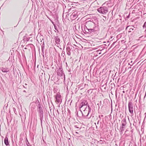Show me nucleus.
I'll return each instance as SVG.
<instances>
[{
    "instance_id": "nucleus-1",
    "label": "nucleus",
    "mask_w": 146,
    "mask_h": 146,
    "mask_svg": "<svg viewBox=\"0 0 146 146\" xmlns=\"http://www.w3.org/2000/svg\"><path fill=\"white\" fill-rule=\"evenodd\" d=\"M84 30L86 32L91 35H93L94 34H97L98 33L99 30L98 27H95L92 28L86 29Z\"/></svg>"
},
{
    "instance_id": "nucleus-2",
    "label": "nucleus",
    "mask_w": 146,
    "mask_h": 146,
    "mask_svg": "<svg viewBox=\"0 0 146 146\" xmlns=\"http://www.w3.org/2000/svg\"><path fill=\"white\" fill-rule=\"evenodd\" d=\"M103 5L102 6L100 7L97 9L98 11L100 13L105 14H106L108 11V7H106L103 6Z\"/></svg>"
},
{
    "instance_id": "nucleus-3",
    "label": "nucleus",
    "mask_w": 146,
    "mask_h": 146,
    "mask_svg": "<svg viewBox=\"0 0 146 146\" xmlns=\"http://www.w3.org/2000/svg\"><path fill=\"white\" fill-rule=\"evenodd\" d=\"M95 27H97L95 26V23L94 22L91 21H88L86 23L84 29L92 28Z\"/></svg>"
},
{
    "instance_id": "nucleus-4",
    "label": "nucleus",
    "mask_w": 146,
    "mask_h": 146,
    "mask_svg": "<svg viewBox=\"0 0 146 146\" xmlns=\"http://www.w3.org/2000/svg\"><path fill=\"white\" fill-rule=\"evenodd\" d=\"M88 110H87V108H85V109L84 110H83L84 118H87L91 110V108L90 107L89 105L88 106Z\"/></svg>"
},
{
    "instance_id": "nucleus-5",
    "label": "nucleus",
    "mask_w": 146,
    "mask_h": 146,
    "mask_svg": "<svg viewBox=\"0 0 146 146\" xmlns=\"http://www.w3.org/2000/svg\"><path fill=\"white\" fill-rule=\"evenodd\" d=\"M37 111L39 113L40 119L41 122V124L42 126V122L43 119V111L42 108H38Z\"/></svg>"
},
{
    "instance_id": "nucleus-6",
    "label": "nucleus",
    "mask_w": 146,
    "mask_h": 146,
    "mask_svg": "<svg viewBox=\"0 0 146 146\" xmlns=\"http://www.w3.org/2000/svg\"><path fill=\"white\" fill-rule=\"evenodd\" d=\"M88 105L87 101L86 100H82L79 105V108L80 109L84 107H86V108H87V106Z\"/></svg>"
},
{
    "instance_id": "nucleus-7",
    "label": "nucleus",
    "mask_w": 146,
    "mask_h": 146,
    "mask_svg": "<svg viewBox=\"0 0 146 146\" xmlns=\"http://www.w3.org/2000/svg\"><path fill=\"white\" fill-rule=\"evenodd\" d=\"M129 111L131 114L133 115V103L131 102H129L128 104Z\"/></svg>"
},
{
    "instance_id": "nucleus-8",
    "label": "nucleus",
    "mask_w": 146,
    "mask_h": 146,
    "mask_svg": "<svg viewBox=\"0 0 146 146\" xmlns=\"http://www.w3.org/2000/svg\"><path fill=\"white\" fill-rule=\"evenodd\" d=\"M57 73L58 76H62L63 74L64 75V80H65V77L64 73H63V69L61 66L59 67V69L58 70Z\"/></svg>"
},
{
    "instance_id": "nucleus-9",
    "label": "nucleus",
    "mask_w": 146,
    "mask_h": 146,
    "mask_svg": "<svg viewBox=\"0 0 146 146\" xmlns=\"http://www.w3.org/2000/svg\"><path fill=\"white\" fill-rule=\"evenodd\" d=\"M56 101L58 103H61L62 102V99L61 95L57 93L55 96Z\"/></svg>"
},
{
    "instance_id": "nucleus-10",
    "label": "nucleus",
    "mask_w": 146,
    "mask_h": 146,
    "mask_svg": "<svg viewBox=\"0 0 146 146\" xmlns=\"http://www.w3.org/2000/svg\"><path fill=\"white\" fill-rule=\"evenodd\" d=\"M54 40L56 43L57 44H59L60 43V40L58 34L56 33L55 36H54Z\"/></svg>"
},
{
    "instance_id": "nucleus-11",
    "label": "nucleus",
    "mask_w": 146,
    "mask_h": 146,
    "mask_svg": "<svg viewBox=\"0 0 146 146\" xmlns=\"http://www.w3.org/2000/svg\"><path fill=\"white\" fill-rule=\"evenodd\" d=\"M77 12H74L70 15V18L71 20H73L76 19L78 17Z\"/></svg>"
},
{
    "instance_id": "nucleus-12",
    "label": "nucleus",
    "mask_w": 146,
    "mask_h": 146,
    "mask_svg": "<svg viewBox=\"0 0 146 146\" xmlns=\"http://www.w3.org/2000/svg\"><path fill=\"white\" fill-rule=\"evenodd\" d=\"M129 27L130 28H129V31H128L129 33L131 32H134L136 30V29H135L134 28L135 27L133 26H128L126 27V29Z\"/></svg>"
},
{
    "instance_id": "nucleus-13",
    "label": "nucleus",
    "mask_w": 146,
    "mask_h": 146,
    "mask_svg": "<svg viewBox=\"0 0 146 146\" xmlns=\"http://www.w3.org/2000/svg\"><path fill=\"white\" fill-rule=\"evenodd\" d=\"M75 125H74V127L79 129H80L81 128V126L80 123H79L77 122L74 123Z\"/></svg>"
},
{
    "instance_id": "nucleus-14",
    "label": "nucleus",
    "mask_w": 146,
    "mask_h": 146,
    "mask_svg": "<svg viewBox=\"0 0 146 146\" xmlns=\"http://www.w3.org/2000/svg\"><path fill=\"white\" fill-rule=\"evenodd\" d=\"M76 115L77 116L79 117H84L83 113L81 110L77 112Z\"/></svg>"
},
{
    "instance_id": "nucleus-15",
    "label": "nucleus",
    "mask_w": 146,
    "mask_h": 146,
    "mask_svg": "<svg viewBox=\"0 0 146 146\" xmlns=\"http://www.w3.org/2000/svg\"><path fill=\"white\" fill-rule=\"evenodd\" d=\"M4 142L6 146H9L10 145L9 142L8 140V138L6 136L4 140Z\"/></svg>"
},
{
    "instance_id": "nucleus-16",
    "label": "nucleus",
    "mask_w": 146,
    "mask_h": 146,
    "mask_svg": "<svg viewBox=\"0 0 146 146\" xmlns=\"http://www.w3.org/2000/svg\"><path fill=\"white\" fill-rule=\"evenodd\" d=\"M66 50L67 54L70 56L71 54L70 50L71 49L69 46H67L66 48Z\"/></svg>"
},
{
    "instance_id": "nucleus-17",
    "label": "nucleus",
    "mask_w": 146,
    "mask_h": 146,
    "mask_svg": "<svg viewBox=\"0 0 146 146\" xmlns=\"http://www.w3.org/2000/svg\"><path fill=\"white\" fill-rule=\"evenodd\" d=\"M96 142L97 143L98 145L105 143L104 141L101 140H100L99 141H98L96 140H95L94 143H95Z\"/></svg>"
},
{
    "instance_id": "nucleus-18",
    "label": "nucleus",
    "mask_w": 146,
    "mask_h": 146,
    "mask_svg": "<svg viewBox=\"0 0 146 146\" xmlns=\"http://www.w3.org/2000/svg\"><path fill=\"white\" fill-rule=\"evenodd\" d=\"M1 68V70L2 71L4 72H8L9 71V69L8 68Z\"/></svg>"
},
{
    "instance_id": "nucleus-19",
    "label": "nucleus",
    "mask_w": 146,
    "mask_h": 146,
    "mask_svg": "<svg viewBox=\"0 0 146 146\" xmlns=\"http://www.w3.org/2000/svg\"><path fill=\"white\" fill-rule=\"evenodd\" d=\"M121 123H123L124 124H127L126 120L125 117L123 118L121 120Z\"/></svg>"
},
{
    "instance_id": "nucleus-20",
    "label": "nucleus",
    "mask_w": 146,
    "mask_h": 146,
    "mask_svg": "<svg viewBox=\"0 0 146 146\" xmlns=\"http://www.w3.org/2000/svg\"><path fill=\"white\" fill-rule=\"evenodd\" d=\"M37 103L38 104V108H42L41 106L40 103L38 100H37Z\"/></svg>"
},
{
    "instance_id": "nucleus-21",
    "label": "nucleus",
    "mask_w": 146,
    "mask_h": 146,
    "mask_svg": "<svg viewBox=\"0 0 146 146\" xmlns=\"http://www.w3.org/2000/svg\"><path fill=\"white\" fill-rule=\"evenodd\" d=\"M125 127L121 126L120 127V129L121 131V132H122L123 131H124V129L125 128Z\"/></svg>"
},
{
    "instance_id": "nucleus-22",
    "label": "nucleus",
    "mask_w": 146,
    "mask_h": 146,
    "mask_svg": "<svg viewBox=\"0 0 146 146\" xmlns=\"http://www.w3.org/2000/svg\"><path fill=\"white\" fill-rule=\"evenodd\" d=\"M29 38H28L26 37H24V40L25 41H28L29 40Z\"/></svg>"
},
{
    "instance_id": "nucleus-23",
    "label": "nucleus",
    "mask_w": 146,
    "mask_h": 146,
    "mask_svg": "<svg viewBox=\"0 0 146 146\" xmlns=\"http://www.w3.org/2000/svg\"><path fill=\"white\" fill-rule=\"evenodd\" d=\"M143 29H146V21L144 23V24L143 26Z\"/></svg>"
},
{
    "instance_id": "nucleus-24",
    "label": "nucleus",
    "mask_w": 146,
    "mask_h": 146,
    "mask_svg": "<svg viewBox=\"0 0 146 146\" xmlns=\"http://www.w3.org/2000/svg\"><path fill=\"white\" fill-rule=\"evenodd\" d=\"M54 29H55L57 31V33H58V29H57V28L56 26V25L55 24H54Z\"/></svg>"
},
{
    "instance_id": "nucleus-25",
    "label": "nucleus",
    "mask_w": 146,
    "mask_h": 146,
    "mask_svg": "<svg viewBox=\"0 0 146 146\" xmlns=\"http://www.w3.org/2000/svg\"><path fill=\"white\" fill-rule=\"evenodd\" d=\"M92 114H91V115L90 116H89V115L88 116V117L87 118H88V119H90V118L92 117H94V116Z\"/></svg>"
},
{
    "instance_id": "nucleus-26",
    "label": "nucleus",
    "mask_w": 146,
    "mask_h": 146,
    "mask_svg": "<svg viewBox=\"0 0 146 146\" xmlns=\"http://www.w3.org/2000/svg\"><path fill=\"white\" fill-rule=\"evenodd\" d=\"M43 46H42V52L43 53V52H44V44H43Z\"/></svg>"
},
{
    "instance_id": "nucleus-27",
    "label": "nucleus",
    "mask_w": 146,
    "mask_h": 146,
    "mask_svg": "<svg viewBox=\"0 0 146 146\" xmlns=\"http://www.w3.org/2000/svg\"><path fill=\"white\" fill-rule=\"evenodd\" d=\"M123 29V27H121V28H118V30H117V31H120L121 30Z\"/></svg>"
},
{
    "instance_id": "nucleus-28",
    "label": "nucleus",
    "mask_w": 146,
    "mask_h": 146,
    "mask_svg": "<svg viewBox=\"0 0 146 146\" xmlns=\"http://www.w3.org/2000/svg\"><path fill=\"white\" fill-rule=\"evenodd\" d=\"M25 141H26V143L27 145V144L28 145V144H29V141H28L27 138H26V140H25Z\"/></svg>"
},
{
    "instance_id": "nucleus-29",
    "label": "nucleus",
    "mask_w": 146,
    "mask_h": 146,
    "mask_svg": "<svg viewBox=\"0 0 146 146\" xmlns=\"http://www.w3.org/2000/svg\"><path fill=\"white\" fill-rule=\"evenodd\" d=\"M102 50H98L97 51V53L98 54H100L101 53V51Z\"/></svg>"
},
{
    "instance_id": "nucleus-30",
    "label": "nucleus",
    "mask_w": 146,
    "mask_h": 146,
    "mask_svg": "<svg viewBox=\"0 0 146 146\" xmlns=\"http://www.w3.org/2000/svg\"><path fill=\"white\" fill-rule=\"evenodd\" d=\"M13 111L15 113V114H17V111H16V109L15 108H13Z\"/></svg>"
},
{
    "instance_id": "nucleus-31",
    "label": "nucleus",
    "mask_w": 146,
    "mask_h": 146,
    "mask_svg": "<svg viewBox=\"0 0 146 146\" xmlns=\"http://www.w3.org/2000/svg\"><path fill=\"white\" fill-rule=\"evenodd\" d=\"M126 125H127V124H124L123 123H122V126H121L125 127V126Z\"/></svg>"
},
{
    "instance_id": "nucleus-32",
    "label": "nucleus",
    "mask_w": 146,
    "mask_h": 146,
    "mask_svg": "<svg viewBox=\"0 0 146 146\" xmlns=\"http://www.w3.org/2000/svg\"><path fill=\"white\" fill-rule=\"evenodd\" d=\"M103 117V115H99V118L100 119V120L101 119V117Z\"/></svg>"
},
{
    "instance_id": "nucleus-33",
    "label": "nucleus",
    "mask_w": 146,
    "mask_h": 146,
    "mask_svg": "<svg viewBox=\"0 0 146 146\" xmlns=\"http://www.w3.org/2000/svg\"><path fill=\"white\" fill-rule=\"evenodd\" d=\"M130 16V14H129L127 16V18H129Z\"/></svg>"
},
{
    "instance_id": "nucleus-34",
    "label": "nucleus",
    "mask_w": 146,
    "mask_h": 146,
    "mask_svg": "<svg viewBox=\"0 0 146 146\" xmlns=\"http://www.w3.org/2000/svg\"><path fill=\"white\" fill-rule=\"evenodd\" d=\"M85 108H86V107H84L82 108V110H84L85 109Z\"/></svg>"
},
{
    "instance_id": "nucleus-35",
    "label": "nucleus",
    "mask_w": 146,
    "mask_h": 146,
    "mask_svg": "<svg viewBox=\"0 0 146 146\" xmlns=\"http://www.w3.org/2000/svg\"><path fill=\"white\" fill-rule=\"evenodd\" d=\"M23 87L24 88H25L26 89H27V86H25L24 85H23Z\"/></svg>"
},
{
    "instance_id": "nucleus-36",
    "label": "nucleus",
    "mask_w": 146,
    "mask_h": 146,
    "mask_svg": "<svg viewBox=\"0 0 146 146\" xmlns=\"http://www.w3.org/2000/svg\"><path fill=\"white\" fill-rule=\"evenodd\" d=\"M50 21H51V22L53 24V25H54V24H54V23L53 22V21H52V20H50Z\"/></svg>"
},
{
    "instance_id": "nucleus-37",
    "label": "nucleus",
    "mask_w": 146,
    "mask_h": 146,
    "mask_svg": "<svg viewBox=\"0 0 146 146\" xmlns=\"http://www.w3.org/2000/svg\"><path fill=\"white\" fill-rule=\"evenodd\" d=\"M23 92H26V91L25 90H24Z\"/></svg>"
},
{
    "instance_id": "nucleus-38",
    "label": "nucleus",
    "mask_w": 146,
    "mask_h": 146,
    "mask_svg": "<svg viewBox=\"0 0 146 146\" xmlns=\"http://www.w3.org/2000/svg\"><path fill=\"white\" fill-rule=\"evenodd\" d=\"M146 96V93H145V96H144V98H145V97Z\"/></svg>"
},
{
    "instance_id": "nucleus-39",
    "label": "nucleus",
    "mask_w": 146,
    "mask_h": 146,
    "mask_svg": "<svg viewBox=\"0 0 146 146\" xmlns=\"http://www.w3.org/2000/svg\"><path fill=\"white\" fill-rule=\"evenodd\" d=\"M115 42H113V43L112 44V45H113V44H115Z\"/></svg>"
},
{
    "instance_id": "nucleus-40",
    "label": "nucleus",
    "mask_w": 146,
    "mask_h": 146,
    "mask_svg": "<svg viewBox=\"0 0 146 146\" xmlns=\"http://www.w3.org/2000/svg\"><path fill=\"white\" fill-rule=\"evenodd\" d=\"M99 121H98V122H97V124H98L99 123Z\"/></svg>"
},
{
    "instance_id": "nucleus-41",
    "label": "nucleus",
    "mask_w": 146,
    "mask_h": 146,
    "mask_svg": "<svg viewBox=\"0 0 146 146\" xmlns=\"http://www.w3.org/2000/svg\"><path fill=\"white\" fill-rule=\"evenodd\" d=\"M35 106H34V107H33V108L34 109H35Z\"/></svg>"
},
{
    "instance_id": "nucleus-42",
    "label": "nucleus",
    "mask_w": 146,
    "mask_h": 146,
    "mask_svg": "<svg viewBox=\"0 0 146 146\" xmlns=\"http://www.w3.org/2000/svg\"><path fill=\"white\" fill-rule=\"evenodd\" d=\"M55 31V32H57V31H56H56H55H55Z\"/></svg>"
},
{
    "instance_id": "nucleus-43",
    "label": "nucleus",
    "mask_w": 146,
    "mask_h": 146,
    "mask_svg": "<svg viewBox=\"0 0 146 146\" xmlns=\"http://www.w3.org/2000/svg\"><path fill=\"white\" fill-rule=\"evenodd\" d=\"M27 146H31L30 145H28V144H27Z\"/></svg>"
},
{
    "instance_id": "nucleus-44",
    "label": "nucleus",
    "mask_w": 146,
    "mask_h": 146,
    "mask_svg": "<svg viewBox=\"0 0 146 146\" xmlns=\"http://www.w3.org/2000/svg\"><path fill=\"white\" fill-rule=\"evenodd\" d=\"M25 85L26 86H27V84H25Z\"/></svg>"
},
{
    "instance_id": "nucleus-45",
    "label": "nucleus",
    "mask_w": 146,
    "mask_h": 146,
    "mask_svg": "<svg viewBox=\"0 0 146 146\" xmlns=\"http://www.w3.org/2000/svg\"><path fill=\"white\" fill-rule=\"evenodd\" d=\"M76 133H78V132H76Z\"/></svg>"
},
{
    "instance_id": "nucleus-46",
    "label": "nucleus",
    "mask_w": 146,
    "mask_h": 146,
    "mask_svg": "<svg viewBox=\"0 0 146 146\" xmlns=\"http://www.w3.org/2000/svg\"><path fill=\"white\" fill-rule=\"evenodd\" d=\"M27 49V48H25V49Z\"/></svg>"
},
{
    "instance_id": "nucleus-47",
    "label": "nucleus",
    "mask_w": 146,
    "mask_h": 146,
    "mask_svg": "<svg viewBox=\"0 0 146 146\" xmlns=\"http://www.w3.org/2000/svg\"><path fill=\"white\" fill-rule=\"evenodd\" d=\"M132 61H131V63H132Z\"/></svg>"
},
{
    "instance_id": "nucleus-48",
    "label": "nucleus",
    "mask_w": 146,
    "mask_h": 146,
    "mask_svg": "<svg viewBox=\"0 0 146 146\" xmlns=\"http://www.w3.org/2000/svg\"><path fill=\"white\" fill-rule=\"evenodd\" d=\"M133 125H134L135 124H134V123H133Z\"/></svg>"
},
{
    "instance_id": "nucleus-49",
    "label": "nucleus",
    "mask_w": 146,
    "mask_h": 146,
    "mask_svg": "<svg viewBox=\"0 0 146 146\" xmlns=\"http://www.w3.org/2000/svg\"><path fill=\"white\" fill-rule=\"evenodd\" d=\"M131 132H133V131H132V130H131Z\"/></svg>"
},
{
    "instance_id": "nucleus-50",
    "label": "nucleus",
    "mask_w": 146,
    "mask_h": 146,
    "mask_svg": "<svg viewBox=\"0 0 146 146\" xmlns=\"http://www.w3.org/2000/svg\"><path fill=\"white\" fill-rule=\"evenodd\" d=\"M129 64V65H131L130 64V63H129V64Z\"/></svg>"
}]
</instances>
